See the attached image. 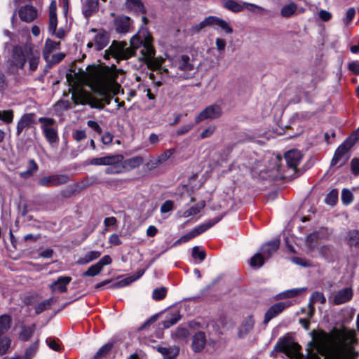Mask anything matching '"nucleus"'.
<instances>
[{
	"instance_id": "nucleus-1",
	"label": "nucleus",
	"mask_w": 359,
	"mask_h": 359,
	"mask_svg": "<svg viewBox=\"0 0 359 359\" xmlns=\"http://www.w3.org/2000/svg\"><path fill=\"white\" fill-rule=\"evenodd\" d=\"M152 38L147 30L140 31L130 39V47L124 41H113L106 50L105 57L110 55L117 60L130 57L136 50H139L140 59L146 62L149 68L163 72L168 76L179 79H189L197 73V68L192 57L187 55L164 59L155 57V50L151 44Z\"/></svg>"
},
{
	"instance_id": "nucleus-2",
	"label": "nucleus",
	"mask_w": 359,
	"mask_h": 359,
	"mask_svg": "<svg viewBox=\"0 0 359 359\" xmlns=\"http://www.w3.org/2000/svg\"><path fill=\"white\" fill-rule=\"evenodd\" d=\"M116 75L110 72L94 70L88 76V85L92 90L101 96L93 97L83 91L74 92L72 99L75 104H88L91 108L103 109L104 104H109L112 95L119 92L120 85L116 81Z\"/></svg>"
},
{
	"instance_id": "nucleus-3",
	"label": "nucleus",
	"mask_w": 359,
	"mask_h": 359,
	"mask_svg": "<svg viewBox=\"0 0 359 359\" xmlns=\"http://www.w3.org/2000/svg\"><path fill=\"white\" fill-rule=\"evenodd\" d=\"M356 344L355 332L342 327L324 336L317 342V349L325 359H353L358 355L353 348Z\"/></svg>"
},
{
	"instance_id": "nucleus-4",
	"label": "nucleus",
	"mask_w": 359,
	"mask_h": 359,
	"mask_svg": "<svg viewBox=\"0 0 359 359\" xmlns=\"http://www.w3.org/2000/svg\"><path fill=\"white\" fill-rule=\"evenodd\" d=\"M143 158H93L90 164L108 165L105 172L109 174L120 173L134 168L142 163Z\"/></svg>"
},
{
	"instance_id": "nucleus-5",
	"label": "nucleus",
	"mask_w": 359,
	"mask_h": 359,
	"mask_svg": "<svg viewBox=\"0 0 359 359\" xmlns=\"http://www.w3.org/2000/svg\"><path fill=\"white\" fill-rule=\"evenodd\" d=\"M41 128L47 141L55 143L58 140L57 128L55 121L49 117H41L39 118Z\"/></svg>"
},
{
	"instance_id": "nucleus-6",
	"label": "nucleus",
	"mask_w": 359,
	"mask_h": 359,
	"mask_svg": "<svg viewBox=\"0 0 359 359\" xmlns=\"http://www.w3.org/2000/svg\"><path fill=\"white\" fill-rule=\"evenodd\" d=\"M286 163V169L278 168L283 178L290 177L296 173H302L307 168H299L300 161L302 158H284Z\"/></svg>"
},
{
	"instance_id": "nucleus-7",
	"label": "nucleus",
	"mask_w": 359,
	"mask_h": 359,
	"mask_svg": "<svg viewBox=\"0 0 359 359\" xmlns=\"http://www.w3.org/2000/svg\"><path fill=\"white\" fill-rule=\"evenodd\" d=\"M359 140V127L337 149L334 157L346 155L351 148Z\"/></svg>"
},
{
	"instance_id": "nucleus-8",
	"label": "nucleus",
	"mask_w": 359,
	"mask_h": 359,
	"mask_svg": "<svg viewBox=\"0 0 359 359\" xmlns=\"http://www.w3.org/2000/svg\"><path fill=\"white\" fill-rule=\"evenodd\" d=\"M222 114V110L219 105L212 104L205 107L197 116L195 118L196 123L205 119H214L219 117Z\"/></svg>"
},
{
	"instance_id": "nucleus-9",
	"label": "nucleus",
	"mask_w": 359,
	"mask_h": 359,
	"mask_svg": "<svg viewBox=\"0 0 359 359\" xmlns=\"http://www.w3.org/2000/svg\"><path fill=\"white\" fill-rule=\"evenodd\" d=\"M69 177L67 175H55L39 179V184L42 187H56L67 184Z\"/></svg>"
},
{
	"instance_id": "nucleus-10",
	"label": "nucleus",
	"mask_w": 359,
	"mask_h": 359,
	"mask_svg": "<svg viewBox=\"0 0 359 359\" xmlns=\"http://www.w3.org/2000/svg\"><path fill=\"white\" fill-rule=\"evenodd\" d=\"M353 296V290L351 287H344L336 292L332 299V303L334 305H340L348 302Z\"/></svg>"
},
{
	"instance_id": "nucleus-11",
	"label": "nucleus",
	"mask_w": 359,
	"mask_h": 359,
	"mask_svg": "<svg viewBox=\"0 0 359 359\" xmlns=\"http://www.w3.org/2000/svg\"><path fill=\"white\" fill-rule=\"evenodd\" d=\"M289 302H278L272 305L266 312L264 323L267 324L272 318L280 313L285 308L289 307Z\"/></svg>"
},
{
	"instance_id": "nucleus-12",
	"label": "nucleus",
	"mask_w": 359,
	"mask_h": 359,
	"mask_svg": "<svg viewBox=\"0 0 359 359\" xmlns=\"http://www.w3.org/2000/svg\"><path fill=\"white\" fill-rule=\"evenodd\" d=\"M299 348L300 346L297 344L292 342L287 338L280 339L274 347L276 350L287 354H290L292 351L296 353L299 351Z\"/></svg>"
},
{
	"instance_id": "nucleus-13",
	"label": "nucleus",
	"mask_w": 359,
	"mask_h": 359,
	"mask_svg": "<svg viewBox=\"0 0 359 359\" xmlns=\"http://www.w3.org/2000/svg\"><path fill=\"white\" fill-rule=\"evenodd\" d=\"M18 14L22 21L30 22L36 18L37 11L33 6L26 5L20 8Z\"/></svg>"
},
{
	"instance_id": "nucleus-14",
	"label": "nucleus",
	"mask_w": 359,
	"mask_h": 359,
	"mask_svg": "<svg viewBox=\"0 0 359 359\" xmlns=\"http://www.w3.org/2000/svg\"><path fill=\"white\" fill-rule=\"evenodd\" d=\"M280 245V241L276 239L264 244L259 249V252L262 254L265 260L269 259L271 255L275 253Z\"/></svg>"
},
{
	"instance_id": "nucleus-15",
	"label": "nucleus",
	"mask_w": 359,
	"mask_h": 359,
	"mask_svg": "<svg viewBox=\"0 0 359 359\" xmlns=\"http://www.w3.org/2000/svg\"><path fill=\"white\" fill-rule=\"evenodd\" d=\"M206 344V337L203 332H197L192 337L191 348L194 352L198 353L203 351Z\"/></svg>"
},
{
	"instance_id": "nucleus-16",
	"label": "nucleus",
	"mask_w": 359,
	"mask_h": 359,
	"mask_svg": "<svg viewBox=\"0 0 359 359\" xmlns=\"http://www.w3.org/2000/svg\"><path fill=\"white\" fill-rule=\"evenodd\" d=\"M255 320L252 316L246 317L238 327V335L240 338L245 337L253 329Z\"/></svg>"
},
{
	"instance_id": "nucleus-17",
	"label": "nucleus",
	"mask_w": 359,
	"mask_h": 359,
	"mask_svg": "<svg viewBox=\"0 0 359 359\" xmlns=\"http://www.w3.org/2000/svg\"><path fill=\"white\" fill-rule=\"evenodd\" d=\"M221 219V217H217L194 228L191 231H189L191 237L194 238L205 232L220 221Z\"/></svg>"
},
{
	"instance_id": "nucleus-18",
	"label": "nucleus",
	"mask_w": 359,
	"mask_h": 359,
	"mask_svg": "<svg viewBox=\"0 0 359 359\" xmlns=\"http://www.w3.org/2000/svg\"><path fill=\"white\" fill-rule=\"evenodd\" d=\"M130 19L126 16H119L114 20L115 29L118 33L125 34L130 31Z\"/></svg>"
},
{
	"instance_id": "nucleus-19",
	"label": "nucleus",
	"mask_w": 359,
	"mask_h": 359,
	"mask_svg": "<svg viewBox=\"0 0 359 359\" xmlns=\"http://www.w3.org/2000/svg\"><path fill=\"white\" fill-rule=\"evenodd\" d=\"M220 18L216 16H208L205 18L200 23L195 25L192 27V32L194 33L199 32L201 29L206 27H217Z\"/></svg>"
},
{
	"instance_id": "nucleus-20",
	"label": "nucleus",
	"mask_w": 359,
	"mask_h": 359,
	"mask_svg": "<svg viewBox=\"0 0 359 359\" xmlns=\"http://www.w3.org/2000/svg\"><path fill=\"white\" fill-rule=\"evenodd\" d=\"M25 56L21 47L15 46L13 49L12 64L17 68H22L25 64Z\"/></svg>"
},
{
	"instance_id": "nucleus-21",
	"label": "nucleus",
	"mask_w": 359,
	"mask_h": 359,
	"mask_svg": "<svg viewBox=\"0 0 359 359\" xmlns=\"http://www.w3.org/2000/svg\"><path fill=\"white\" fill-rule=\"evenodd\" d=\"M71 280L72 278L69 276L59 277L57 280L52 283L50 288L52 292H65L67 291V285L70 283Z\"/></svg>"
},
{
	"instance_id": "nucleus-22",
	"label": "nucleus",
	"mask_w": 359,
	"mask_h": 359,
	"mask_svg": "<svg viewBox=\"0 0 359 359\" xmlns=\"http://www.w3.org/2000/svg\"><path fill=\"white\" fill-rule=\"evenodd\" d=\"M95 48L97 50H100L107 46L109 41V37L105 31L99 32L94 38Z\"/></svg>"
},
{
	"instance_id": "nucleus-23",
	"label": "nucleus",
	"mask_w": 359,
	"mask_h": 359,
	"mask_svg": "<svg viewBox=\"0 0 359 359\" xmlns=\"http://www.w3.org/2000/svg\"><path fill=\"white\" fill-rule=\"evenodd\" d=\"M25 53L27 55V60L29 62V69L31 71H35L37 69L40 55L37 51L34 52L30 47L25 48Z\"/></svg>"
},
{
	"instance_id": "nucleus-24",
	"label": "nucleus",
	"mask_w": 359,
	"mask_h": 359,
	"mask_svg": "<svg viewBox=\"0 0 359 359\" xmlns=\"http://www.w3.org/2000/svg\"><path fill=\"white\" fill-rule=\"evenodd\" d=\"M33 121L32 114H25L22 116L17 125V135L19 136L24 129L30 126Z\"/></svg>"
},
{
	"instance_id": "nucleus-25",
	"label": "nucleus",
	"mask_w": 359,
	"mask_h": 359,
	"mask_svg": "<svg viewBox=\"0 0 359 359\" xmlns=\"http://www.w3.org/2000/svg\"><path fill=\"white\" fill-rule=\"evenodd\" d=\"M60 43L48 39L46 41L43 50V56L48 61L53 51L60 49Z\"/></svg>"
},
{
	"instance_id": "nucleus-26",
	"label": "nucleus",
	"mask_w": 359,
	"mask_h": 359,
	"mask_svg": "<svg viewBox=\"0 0 359 359\" xmlns=\"http://www.w3.org/2000/svg\"><path fill=\"white\" fill-rule=\"evenodd\" d=\"M157 350L165 359H172L176 357L180 352L179 348L177 346H160L157 348Z\"/></svg>"
},
{
	"instance_id": "nucleus-27",
	"label": "nucleus",
	"mask_w": 359,
	"mask_h": 359,
	"mask_svg": "<svg viewBox=\"0 0 359 359\" xmlns=\"http://www.w3.org/2000/svg\"><path fill=\"white\" fill-rule=\"evenodd\" d=\"M101 255V252L93 250L88 252L85 256L80 257L76 262V264L78 265H84L90 263L92 261H94L99 258Z\"/></svg>"
},
{
	"instance_id": "nucleus-28",
	"label": "nucleus",
	"mask_w": 359,
	"mask_h": 359,
	"mask_svg": "<svg viewBox=\"0 0 359 359\" xmlns=\"http://www.w3.org/2000/svg\"><path fill=\"white\" fill-rule=\"evenodd\" d=\"M297 11V5L290 2L284 5L280 9V15L283 18H288L292 16Z\"/></svg>"
},
{
	"instance_id": "nucleus-29",
	"label": "nucleus",
	"mask_w": 359,
	"mask_h": 359,
	"mask_svg": "<svg viewBox=\"0 0 359 359\" xmlns=\"http://www.w3.org/2000/svg\"><path fill=\"white\" fill-rule=\"evenodd\" d=\"M98 8V0H86L83 7V12L86 16L90 15Z\"/></svg>"
},
{
	"instance_id": "nucleus-30",
	"label": "nucleus",
	"mask_w": 359,
	"mask_h": 359,
	"mask_svg": "<svg viewBox=\"0 0 359 359\" xmlns=\"http://www.w3.org/2000/svg\"><path fill=\"white\" fill-rule=\"evenodd\" d=\"M326 299L324 294L322 292H313L309 300V306L310 307V313H313L314 312V308L313 304L316 302H320L321 304L325 303Z\"/></svg>"
},
{
	"instance_id": "nucleus-31",
	"label": "nucleus",
	"mask_w": 359,
	"mask_h": 359,
	"mask_svg": "<svg viewBox=\"0 0 359 359\" xmlns=\"http://www.w3.org/2000/svg\"><path fill=\"white\" fill-rule=\"evenodd\" d=\"M347 243L351 246L359 245V231L351 230L346 237Z\"/></svg>"
},
{
	"instance_id": "nucleus-32",
	"label": "nucleus",
	"mask_w": 359,
	"mask_h": 359,
	"mask_svg": "<svg viewBox=\"0 0 359 359\" xmlns=\"http://www.w3.org/2000/svg\"><path fill=\"white\" fill-rule=\"evenodd\" d=\"M126 7L137 13H143L144 6L140 0H126Z\"/></svg>"
},
{
	"instance_id": "nucleus-33",
	"label": "nucleus",
	"mask_w": 359,
	"mask_h": 359,
	"mask_svg": "<svg viewBox=\"0 0 359 359\" xmlns=\"http://www.w3.org/2000/svg\"><path fill=\"white\" fill-rule=\"evenodd\" d=\"M205 207V202L201 201V203L192 206L189 210L184 211L182 214L183 217H188L192 215L198 214Z\"/></svg>"
},
{
	"instance_id": "nucleus-34",
	"label": "nucleus",
	"mask_w": 359,
	"mask_h": 359,
	"mask_svg": "<svg viewBox=\"0 0 359 359\" xmlns=\"http://www.w3.org/2000/svg\"><path fill=\"white\" fill-rule=\"evenodd\" d=\"M224 6L232 12H239L243 9V4L234 0H227L224 3Z\"/></svg>"
},
{
	"instance_id": "nucleus-35",
	"label": "nucleus",
	"mask_w": 359,
	"mask_h": 359,
	"mask_svg": "<svg viewBox=\"0 0 359 359\" xmlns=\"http://www.w3.org/2000/svg\"><path fill=\"white\" fill-rule=\"evenodd\" d=\"M113 347L112 343H107L102 346L94 355V359H100L107 355V353L111 350Z\"/></svg>"
},
{
	"instance_id": "nucleus-36",
	"label": "nucleus",
	"mask_w": 359,
	"mask_h": 359,
	"mask_svg": "<svg viewBox=\"0 0 359 359\" xmlns=\"http://www.w3.org/2000/svg\"><path fill=\"white\" fill-rule=\"evenodd\" d=\"M34 330L35 326L34 325L23 327L20 333V339L22 341H27L32 336Z\"/></svg>"
},
{
	"instance_id": "nucleus-37",
	"label": "nucleus",
	"mask_w": 359,
	"mask_h": 359,
	"mask_svg": "<svg viewBox=\"0 0 359 359\" xmlns=\"http://www.w3.org/2000/svg\"><path fill=\"white\" fill-rule=\"evenodd\" d=\"M265 259L259 251L256 253L250 260V264L252 267H261L264 263Z\"/></svg>"
},
{
	"instance_id": "nucleus-38",
	"label": "nucleus",
	"mask_w": 359,
	"mask_h": 359,
	"mask_svg": "<svg viewBox=\"0 0 359 359\" xmlns=\"http://www.w3.org/2000/svg\"><path fill=\"white\" fill-rule=\"evenodd\" d=\"M11 318L7 315L0 316V334H4L11 327Z\"/></svg>"
},
{
	"instance_id": "nucleus-39",
	"label": "nucleus",
	"mask_w": 359,
	"mask_h": 359,
	"mask_svg": "<svg viewBox=\"0 0 359 359\" xmlns=\"http://www.w3.org/2000/svg\"><path fill=\"white\" fill-rule=\"evenodd\" d=\"M304 288H294L287 290L278 294L280 299L290 298L299 295Z\"/></svg>"
},
{
	"instance_id": "nucleus-40",
	"label": "nucleus",
	"mask_w": 359,
	"mask_h": 359,
	"mask_svg": "<svg viewBox=\"0 0 359 359\" xmlns=\"http://www.w3.org/2000/svg\"><path fill=\"white\" fill-rule=\"evenodd\" d=\"M37 165L36 163H35V161L32 159L29 161V168L25 170V171H22L20 173V175L23 177V178H28L29 177H30L32 173L36 171L37 170Z\"/></svg>"
},
{
	"instance_id": "nucleus-41",
	"label": "nucleus",
	"mask_w": 359,
	"mask_h": 359,
	"mask_svg": "<svg viewBox=\"0 0 359 359\" xmlns=\"http://www.w3.org/2000/svg\"><path fill=\"white\" fill-rule=\"evenodd\" d=\"M102 269L99 266L97 263L90 266L84 273V276H90L93 277L95 276L98 275Z\"/></svg>"
},
{
	"instance_id": "nucleus-42",
	"label": "nucleus",
	"mask_w": 359,
	"mask_h": 359,
	"mask_svg": "<svg viewBox=\"0 0 359 359\" xmlns=\"http://www.w3.org/2000/svg\"><path fill=\"white\" fill-rule=\"evenodd\" d=\"M13 110H0V120L4 123H9L13 121Z\"/></svg>"
},
{
	"instance_id": "nucleus-43",
	"label": "nucleus",
	"mask_w": 359,
	"mask_h": 359,
	"mask_svg": "<svg viewBox=\"0 0 359 359\" xmlns=\"http://www.w3.org/2000/svg\"><path fill=\"white\" fill-rule=\"evenodd\" d=\"M51 302L50 299H46L39 303L35 306V313L38 315L48 309L50 306Z\"/></svg>"
},
{
	"instance_id": "nucleus-44",
	"label": "nucleus",
	"mask_w": 359,
	"mask_h": 359,
	"mask_svg": "<svg viewBox=\"0 0 359 359\" xmlns=\"http://www.w3.org/2000/svg\"><path fill=\"white\" fill-rule=\"evenodd\" d=\"M353 200V193L348 189H344L341 191V201L344 204L348 205Z\"/></svg>"
},
{
	"instance_id": "nucleus-45",
	"label": "nucleus",
	"mask_w": 359,
	"mask_h": 359,
	"mask_svg": "<svg viewBox=\"0 0 359 359\" xmlns=\"http://www.w3.org/2000/svg\"><path fill=\"white\" fill-rule=\"evenodd\" d=\"M188 330L185 327H178L172 333V337L175 339H183L188 336Z\"/></svg>"
},
{
	"instance_id": "nucleus-46",
	"label": "nucleus",
	"mask_w": 359,
	"mask_h": 359,
	"mask_svg": "<svg viewBox=\"0 0 359 359\" xmlns=\"http://www.w3.org/2000/svg\"><path fill=\"white\" fill-rule=\"evenodd\" d=\"M338 199V191L337 189L332 190L325 198V203L330 205H334Z\"/></svg>"
},
{
	"instance_id": "nucleus-47",
	"label": "nucleus",
	"mask_w": 359,
	"mask_h": 359,
	"mask_svg": "<svg viewBox=\"0 0 359 359\" xmlns=\"http://www.w3.org/2000/svg\"><path fill=\"white\" fill-rule=\"evenodd\" d=\"M191 255L194 259H198L200 262H202L205 258V252L201 250L198 246H195L192 248Z\"/></svg>"
},
{
	"instance_id": "nucleus-48",
	"label": "nucleus",
	"mask_w": 359,
	"mask_h": 359,
	"mask_svg": "<svg viewBox=\"0 0 359 359\" xmlns=\"http://www.w3.org/2000/svg\"><path fill=\"white\" fill-rule=\"evenodd\" d=\"M180 320V316L179 314H175L163 322V327L168 329L176 324Z\"/></svg>"
},
{
	"instance_id": "nucleus-49",
	"label": "nucleus",
	"mask_w": 359,
	"mask_h": 359,
	"mask_svg": "<svg viewBox=\"0 0 359 359\" xmlns=\"http://www.w3.org/2000/svg\"><path fill=\"white\" fill-rule=\"evenodd\" d=\"M11 344V340L8 337H4L0 339V354H4L7 352Z\"/></svg>"
},
{
	"instance_id": "nucleus-50",
	"label": "nucleus",
	"mask_w": 359,
	"mask_h": 359,
	"mask_svg": "<svg viewBox=\"0 0 359 359\" xmlns=\"http://www.w3.org/2000/svg\"><path fill=\"white\" fill-rule=\"evenodd\" d=\"M166 288L164 287L156 288L153 291L152 297L155 300H161L165 297Z\"/></svg>"
},
{
	"instance_id": "nucleus-51",
	"label": "nucleus",
	"mask_w": 359,
	"mask_h": 359,
	"mask_svg": "<svg viewBox=\"0 0 359 359\" xmlns=\"http://www.w3.org/2000/svg\"><path fill=\"white\" fill-rule=\"evenodd\" d=\"M57 25V15H49L48 31L50 34H55Z\"/></svg>"
},
{
	"instance_id": "nucleus-52",
	"label": "nucleus",
	"mask_w": 359,
	"mask_h": 359,
	"mask_svg": "<svg viewBox=\"0 0 359 359\" xmlns=\"http://www.w3.org/2000/svg\"><path fill=\"white\" fill-rule=\"evenodd\" d=\"M217 27H220L226 34H231L233 32V29H232L231 27L230 26V25L227 22L224 21V20H222L221 18H220Z\"/></svg>"
},
{
	"instance_id": "nucleus-53",
	"label": "nucleus",
	"mask_w": 359,
	"mask_h": 359,
	"mask_svg": "<svg viewBox=\"0 0 359 359\" xmlns=\"http://www.w3.org/2000/svg\"><path fill=\"white\" fill-rule=\"evenodd\" d=\"M292 262L297 265L304 267H310L312 266V264L311 263L310 261H308L300 257H293L292 258Z\"/></svg>"
},
{
	"instance_id": "nucleus-54",
	"label": "nucleus",
	"mask_w": 359,
	"mask_h": 359,
	"mask_svg": "<svg viewBox=\"0 0 359 359\" xmlns=\"http://www.w3.org/2000/svg\"><path fill=\"white\" fill-rule=\"evenodd\" d=\"M162 163L161 158H149V161L146 162V167L148 170H152Z\"/></svg>"
},
{
	"instance_id": "nucleus-55",
	"label": "nucleus",
	"mask_w": 359,
	"mask_h": 359,
	"mask_svg": "<svg viewBox=\"0 0 359 359\" xmlns=\"http://www.w3.org/2000/svg\"><path fill=\"white\" fill-rule=\"evenodd\" d=\"M72 137L76 142H80L86 137V131L77 130L72 133Z\"/></svg>"
},
{
	"instance_id": "nucleus-56",
	"label": "nucleus",
	"mask_w": 359,
	"mask_h": 359,
	"mask_svg": "<svg viewBox=\"0 0 359 359\" xmlns=\"http://www.w3.org/2000/svg\"><path fill=\"white\" fill-rule=\"evenodd\" d=\"M243 7L245 6L248 11H252V12H255V10H257L258 11H259L261 13L266 12V10L264 8H262L259 6L253 4L243 3Z\"/></svg>"
},
{
	"instance_id": "nucleus-57",
	"label": "nucleus",
	"mask_w": 359,
	"mask_h": 359,
	"mask_svg": "<svg viewBox=\"0 0 359 359\" xmlns=\"http://www.w3.org/2000/svg\"><path fill=\"white\" fill-rule=\"evenodd\" d=\"M304 155L301 151L293 149L285 152L284 157H303Z\"/></svg>"
},
{
	"instance_id": "nucleus-58",
	"label": "nucleus",
	"mask_w": 359,
	"mask_h": 359,
	"mask_svg": "<svg viewBox=\"0 0 359 359\" xmlns=\"http://www.w3.org/2000/svg\"><path fill=\"white\" fill-rule=\"evenodd\" d=\"M37 350V344L36 343L31 345L29 348L26 349L25 356L28 357L29 358H32V357L34 355L35 353Z\"/></svg>"
},
{
	"instance_id": "nucleus-59",
	"label": "nucleus",
	"mask_w": 359,
	"mask_h": 359,
	"mask_svg": "<svg viewBox=\"0 0 359 359\" xmlns=\"http://www.w3.org/2000/svg\"><path fill=\"white\" fill-rule=\"evenodd\" d=\"M172 208H173L172 201L168 200L162 204V205L161 207V211L163 213L168 212L170 211L172 209Z\"/></svg>"
},
{
	"instance_id": "nucleus-60",
	"label": "nucleus",
	"mask_w": 359,
	"mask_h": 359,
	"mask_svg": "<svg viewBox=\"0 0 359 359\" xmlns=\"http://www.w3.org/2000/svg\"><path fill=\"white\" fill-rule=\"evenodd\" d=\"M87 125L88 127L92 128L94 131H95L98 134L102 133V128L100 125L95 121L89 120L87 122Z\"/></svg>"
},
{
	"instance_id": "nucleus-61",
	"label": "nucleus",
	"mask_w": 359,
	"mask_h": 359,
	"mask_svg": "<svg viewBox=\"0 0 359 359\" xmlns=\"http://www.w3.org/2000/svg\"><path fill=\"white\" fill-rule=\"evenodd\" d=\"M112 260L109 255H104L97 262V264L102 269L104 266L110 264Z\"/></svg>"
},
{
	"instance_id": "nucleus-62",
	"label": "nucleus",
	"mask_w": 359,
	"mask_h": 359,
	"mask_svg": "<svg viewBox=\"0 0 359 359\" xmlns=\"http://www.w3.org/2000/svg\"><path fill=\"white\" fill-rule=\"evenodd\" d=\"M351 167L354 175H359V158H353L351 163Z\"/></svg>"
},
{
	"instance_id": "nucleus-63",
	"label": "nucleus",
	"mask_w": 359,
	"mask_h": 359,
	"mask_svg": "<svg viewBox=\"0 0 359 359\" xmlns=\"http://www.w3.org/2000/svg\"><path fill=\"white\" fill-rule=\"evenodd\" d=\"M109 243L113 245H119L122 243L121 240L116 233L111 234L109 238Z\"/></svg>"
},
{
	"instance_id": "nucleus-64",
	"label": "nucleus",
	"mask_w": 359,
	"mask_h": 359,
	"mask_svg": "<svg viewBox=\"0 0 359 359\" xmlns=\"http://www.w3.org/2000/svg\"><path fill=\"white\" fill-rule=\"evenodd\" d=\"M346 163V158H332L330 168L341 167Z\"/></svg>"
}]
</instances>
